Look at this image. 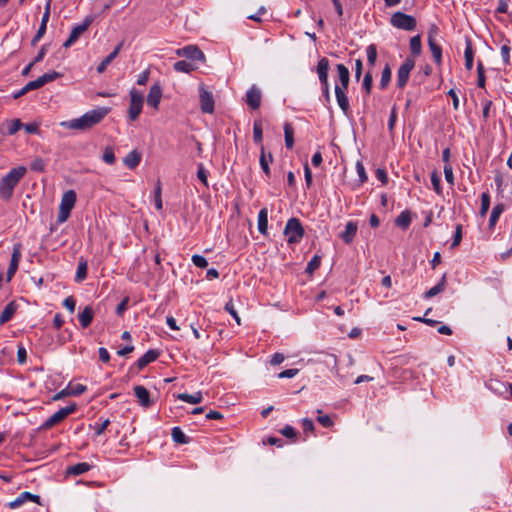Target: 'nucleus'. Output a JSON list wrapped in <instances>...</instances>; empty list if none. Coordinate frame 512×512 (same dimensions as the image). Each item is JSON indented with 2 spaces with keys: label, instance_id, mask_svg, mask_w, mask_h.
<instances>
[{
  "label": "nucleus",
  "instance_id": "nucleus-1",
  "mask_svg": "<svg viewBox=\"0 0 512 512\" xmlns=\"http://www.w3.org/2000/svg\"><path fill=\"white\" fill-rule=\"evenodd\" d=\"M110 112L108 107H98L87 111L79 118L71 119L61 123L62 126L72 130H89L100 123Z\"/></svg>",
  "mask_w": 512,
  "mask_h": 512
},
{
  "label": "nucleus",
  "instance_id": "nucleus-2",
  "mask_svg": "<svg viewBox=\"0 0 512 512\" xmlns=\"http://www.w3.org/2000/svg\"><path fill=\"white\" fill-rule=\"evenodd\" d=\"M27 173V168L23 165L12 168L0 180V198L9 201L14 194V189Z\"/></svg>",
  "mask_w": 512,
  "mask_h": 512
},
{
  "label": "nucleus",
  "instance_id": "nucleus-3",
  "mask_svg": "<svg viewBox=\"0 0 512 512\" xmlns=\"http://www.w3.org/2000/svg\"><path fill=\"white\" fill-rule=\"evenodd\" d=\"M284 235L287 237L289 245H295L301 242L305 235L304 227L298 218L292 217L286 222Z\"/></svg>",
  "mask_w": 512,
  "mask_h": 512
},
{
  "label": "nucleus",
  "instance_id": "nucleus-4",
  "mask_svg": "<svg viewBox=\"0 0 512 512\" xmlns=\"http://www.w3.org/2000/svg\"><path fill=\"white\" fill-rule=\"evenodd\" d=\"M76 203V193L74 190L64 192L59 205L57 220L59 223L65 222L74 208Z\"/></svg>",
  "mask_w": 512,
  "mask_h": 512
},
{
  "label": "nucleus",
  "instance_id": "nucleus-5",
  "mask_svg": "<svg viewBox=\"0 0 512 512\" xmlns=\"http://www.w3.org/2000/svg\"><path fill=\"white\" fill-rule=\"evenodd\" d=\"M317 74L322 87V93L326 103H330V85L328 81L329 60L326 57L321 58L317 64Z\"/></svg>",
  "mask_w": 512,
  "mask_h": 512
},
{
  "label": "nucleus",
  "instance_id": "nucleus-6",
  "mask_svg": "<svg viewBox=\"0 0 512 512\" xmlns=\"http://www.w3.org/2000/svg\"><path fill=\"white\" fill-rule=\"evenodd\" d=\"M390 23L393 27L405 31H412L416 28L417 25L415 17L400 11L392 14Z\"/></svg>",
  "mask_w": 512,
  "mask_h": 512
},
{
  "label": "nucleus",
  "instance_id": "nucleus-7",
  "mask_svg": "<svg viewBox=\"0 0 512 512\" xmlns=\"http://www.w3.org/2000/svg\"><path fill=\"white\" fill-rule=\"evenodd\" d=\"M129 95L130 105L128 109V118L130 121H135L142 112L144 97L141 92L134 88L130 90Z\"/></svg>",
  "mask_w": 512,
  "mask_h": 512
},
{
  "label": "nucleus",
  "instance_id": "nucleus-8",
  "mask_svg": "<svg viewBox=\"0 0 512 512\" xmlns=\"http://www.w3.org/2000/svg\"><path fill=\"white\" fill-rule=\"evenodd\" d=\"M77 410L76 403H71L70 405L60 408L57 412L52 414L49 418L45 420L42 424V429H50L56 424L62 422L67 416L74 413Z\"/></svg>",
  "mask_w": 512,
  "mask_h": 512
},
{
  "label": "nucleus",
  "instance_id": "nucleus-9",
  "mask_svg": "<svg viewBox=\"0 0 512 512\" xmlns=\"http://www.w3.org/2000/svg\"><path fill=\"white\" fill-rule=\"evenodd\" d=\"M200 108L203 113L212 114L215 108V101L212 92L207 90L204 84L199 85Z\"/></svg>",
  "mask_w": 512,
  "mask_h": 512
},
{
  "label": "nucleus",
  "instance_id": "nucleus-10",
  "mask_svg": "<svg viewBox=\"0 0 512 512\" xmlns=\"http://www.w3.org/2000/svg\"><path fill=\"white\" fill-rule=\"evenodd\" d=\"M415 67V60L407 57L397 71V87L404 88L409 80L411 71Z\"/></svg>",
  "mask_w": 512,
  "mask_h": 512
},
{
  "label": "nucleus",
  "instance_id": "nucleus-11",
  "mask_svg": "<svg viewBox=\"0 0 512 512\" xmlns=\"http://www.w3.org/2000/svg\"><path fill=\"white\" fill-rule=\"evenodd\" d=\"M437 33V27L432 26L428 32V46L432 53L433 59L436 64L440 65L442 62V48L436 42L435 34Z\"/></svg>",
  "mask_w": 512,
  "mask_h": 512
},
{
  "label": "nucleus",
  "instance_id": "nucleus-12",
  "mask_svg": "<svg viewBox=\"0 0 512 512\" xmlns=\"http://www.w3.org/2000/svg\"><path fill=\"white\" fill-rule=\"evenodd\" d=\"M22 257V245L16 243L13 245L12 255L8 270L6 272L7 281H10L18 270L19 262Z\"/></svg>",
  "mask_w": 512,
  "mask_h": 512
},
{
  "label": "nucleus",
  "instance_id": "nucleus-13",
  "mask_svg": "<svg viewBox=\"0 0 512 512\" xmlns=\"http://www.w3.org/2000/svg\"><path fill=\"white\" fill-rule=\"evenodd\" d=\"M91 23L92 19L87 17L85 18L82 24L74 26L70 32L68 39L63 43V46L65 48L71 47L78 40L81 34L87 30Z\"/></svg>",
  "mask_w": 512,
  "mask_h": 512
},
{
  "label": "nucleus",
  "instance_id": "nucleus-14",
  "mask_svg": "<svg viewBox=\"0 0 512 512\" xmlns=\"http://www.w3.org/2000/svg\"><path fill=\"white\" fill-rule=\"evenodd\" d=\"M41 498L39 495L32 494L31 492L25 491L20 493L13 501L9 502L7 506L11 509H17L28 501L41 504Z\"/></svg>",
  "mask_w": 512,
  "mask_h": 512
},
{
  "label": "nucleus",
  "instance_id": "nucleus-15",
  "mask_svg": "<svg viewBox=\"0 0 512 512\" xmlns=\"http://www.w3.org/2000/svg\"><path fill=\"white\" fill-rule=\"evenodd\" d=\"M161 98L162 88L159 83H155L150 87L147 95V104L157 110L159 108Z\"/></svg>",
  "mask_w": 512,
  "mask_h": 512
},
{
  "label": "nucleus",
  "instance_id": "nucleus-16",
  "mask_svg": "<svg viewBox=\"0 0 512 512\" xmlns=\"http://www.w3.org/2000/svg\"><path fill=\"white\" fill-rule=\"evenodd\" d=\"M177 53L179 56H184L191 60L201 61L205 59L204 53L194 45L183 47L182 49H179Z\"/></svg>",
  "mask_w": 512,
  "mask_h": 512
},
{
  "label": "nucleus",
  "instance_id": "nucleus-17",
  "mask_svg": "<svg viewBox=\"0 0 512 512\" xmlns=\"http://www.w3.org/2000/svg\"><path fill=\"white\" fill-rule=\"evenodd\" d=\"M261 98V91L254 85L246 92V103L252 110L260 107Z\"/></svg>",
  "mask_w": 512,
  "mask_h": 512
},
{
  "label": "nucleus",
  "instance_id": "nucleus-18",
  "mask_svg": "<svg viewBox=\"0 0 512 512\" xmlns=\"http://www.w3.org/2000/svg\"><path fill=\"white\" fill-rule=\"evenodd\" d=\"M273 160L274 158L272 153L266 152L265 147L261 145L259 163L262 171L267 177L271 176L270 164L273 162Z\"/></svg>",
  "mask_w": 512,
  "mask_h": 512
},
{
  "label": "nucleus",
  "instance_id": "nucleus-19",
  "mask_svg": "<svg viewBox=\"0 0 512 512\" xmlns=\"http://www.w3.org/2000/svg\"><path fill=\"white\" fill-rule=\"evenodd\" d=\"M334 90L338 106L347 115L350 110L349 100L345 92L347 89L341 88L340 85L336 84Z\"/></svg>",
  "mask_w": 512,
  "mask_h": 512
},
{
  "label": "nucleus",
  "instance_id": "nucleus-20",
  "mask_svg": "<svg viewBox=\"0 0 512 512\" xmlns=\"http://www.w3.org/2000/svg\"><path fill=\"white\" fill-rule=\"evenodd\" d=\"M160 356V351L157 349H149L143 356L136 361V366L139 370L144 369L150 363L156 361Z\"/></svg>",
  "mask_w": 512,
  "mask_h": 512
},
{
  "label": "nucleus",
  "instance_id": "nucleus-21",
  "mask_svg": "<svg viewBox=\"0 0 512 512\" xmlns=\"http://www.w3.org/2000/svg\"><path fill=\"white\" fill-rule=\"evenodd\" d=\"M357 230V222L349 221L345 226V230L340 234V238L345 244H351L357 234Z\"/></svg>",
  "mask_w": 512,
  "mask_h": 512
},
{
  "label": "nucleus",
  "instance_id": "nucleus-22",
  "mask_svg": "<svg viewBox=\"0 0 512 512\" xmlns=\"http://www.w3.org/2000/svg\"><path fill=\"white\" fill-rule=\"evenodd\" d=\"M134 393L138 399L139 404L142 407L148 408L153 404V402L150 399V393L144 386H142V385L135 386Z\"/></svg>",
  "mask_w": 512,
  "mask_h": 512
},
{
  "label": "nucleus",
  "instance_id": "nucleus-23",
  "mask_svg": "<svg viewBox=\"0 0 512 512\" xmlns=\"http://www.w3.org/2000/svg\"><path fill=\"white\" fill-rule=\"evenodd\" d=\"M508 385L509 383H505L499 380H490L487 384V387L493 393L508 399Z\"/></svg>",
  "mask_w": 512,
  "mask_h": 512
},
{
  "label": "nucleus",
  "instance_id": "nucleus-24",
  "mask_svg": "<svg viewBox=\"0 0 512 512\" xmlns=\"http://www.w3.org/2000/svg\"><path fill=\"white\" fill-rule=\"evenodd\" d=\"M122 48V43H119L115 48L114 50L109 53L101 62L100 64L97 66V72L98 73H103L107 66L118 56L120 50Z\"/></svg>",
  "mask_w": 512,
  "mask_h": 512
},
{
  "label": "nucleus",
  "instance_id": "nucleus-25",
  "mask_svg": "<svg viewBox=\"0 0 512 512\" xmlns=\"http://www.w3.org/2000/svg\"><path fill=\"white\" fill-rule=\"evenodd\" d=\"M18 305L15 301L8 303L0 315V325H3L10 321L15 315Z\"/></svg>",
  "mask_w": 512,
  "mask_h": 512
},
{
  "label": "nucleus",
  "instance_id": "nucleus-26",
  "mask_svg": "<svg viewBox=\"0 0 512 512\" xmlns=\"http://www.w3.org/2000/svg\"><path fill=\"white\" fill-rule=\"evenodd\" d=\"M336 69L338 72V78L340 82V87L347 89L350 81V72L348 68L344 64H337Z\"/></svg>",
  "mask_w": 512,
  "mask_h": 512
},
{
  "label": "nucleus",
  "instance_id": "nucleus-27",
  "mask_svg": "<svg viewBox=\"0 0 512 512\" xmlns=\"http://www.w3.org/2000/svg\"><path fill=\"white\" fill-rule=\"evenodd\" d=\"M464 58H465V68L468 71L472 70L473 63H474V50H473L472 42L470 39H466V42H465Z\"/></svg>",
  "mask_w": 512,
  "mask_h": 512
},
{
  "label": "nucleus",
  "instance_id": "nucleus-28",
  "mask_svg": "<svg viewBox=\"0 0 512 512\" xmlns=\"http://www.w3.org/2000/svg\"><path fill=\"white\" fill-rule=\"evenodd\" d=\"M141 158V154L133 150L124 157L123 162L129 169L133 170L140 164Z\"/></svg>",
  "mask_w": 512,
  "mask_h": 512
},
{
  "label": "nucleus",
  "instance_id": "nucleus-29",
  "mask_svg": "<svg viewBox=\"0 0 512 512\" xmlns=\"http://www.w3.org/2000/svg\"><path fill=\"white\" fill-rule=\"evenodd\" d=\"M258 231L262 235H267V233H268V210H267V208H262L258 213Z\"/></svg>",
  "mask_w": 512,
  "mask_h": 512
},
{
  "label": "nucleus",
  "instance_id": "nucleus-30",
  "mask_svg": "<svg viewBox=\"0 0 512 512\" xmlns=\"http://www.w3.org/2000/svg\"><path fill=\"white\" fill-rule=\"evenodd\" d=\"M22 126H23V123L21 122L20 119L7 120L3 124V127H5V131H3V133H5L7 135H14L22 128Z\"/></svg>",
  "mask_w": 512,
  "mask_h": 512
},
{
  "label": "nucleus",
  "instance_id": "nucleus-31",
  "mask_svg": "<svg viewBox=\"0 0 512 512\" xmlns=\"http://www.w3.org/2000/svg\"><path fill=\"white\" fill-rule=\"evenodd\" d=\"M79 322L83 328H87L93 320V309L90 306H86L81 313L78 315Z\"/></svg>",
  "mask_w": 512,
  "mask_h": 512
},
{
  "label": "nucleus",
  "instance_id": "nucleus-32",
  "mask_svg": "<svg viewBox=\"0 0 512 512\" xmlns=\"http://www.w3.org/2000/svg\"><path fill=\"white\" fill-rule=\"evenodd\" d=\"M411 221L410 212L408 210H404L396 217L395 225L405 230L410 226Z\"/></svg>",
  "mask_w": 512,
  "mask_h": 512
},
{
  "label": "nucleus",
  "instance_id": "nucleus-33",
  "mask_svg": "<svg viewBox=\"0 0 512 512\" xmlns=\"http://www.w3.org/2000/svg\"><path fill=\"white\" fill-rule=\"evenodd\" d=\"M91 467L92 466L90 464L86 462H81L68 467L67 473L74 476L82 475L88 472L91 469Z\"/></svg>",
  "mask_w": 512,
  "mask_h": 512
},
{
  "label": "nucleus",
  "instance_id": "nucleus-34",
  "mask_svg": "<svg viewBox=\"0 0 512 512\" xmlns=\"http://www.w3.org/2000/svg\"><path fill=\"white\" fill-rule=\"evenodd\" d=\"M446 287V275L444 274L438 284L430 288L424 295L426 299L432 298L444 291Z\"/></svg>",
  "mask_w": 512,
  "mask_h": 512
},
{
  "label": "nucleus",
  "instance_id": "nucleus-35",
  "mask_svg": "<svg viewBox=\"0 0 512 512\" xmlns=\"http://www.w3.org/2000/svg\"><path fill=\"white\" fill-rule=\"evenodd\" d=\"M177 398L181 401L190 403V404H198L203 400V396L201 392H196L195 394L181 393L178 394Z\"/></svg>",
  "mask_w": 512,
  "mask_h": 512
},
{
  "label": "nucleus",
  "instance_id": "nucleus-36",
  "mask_svg": "<svg viewBox=\"0 0 512 512\" xmlns=\"http://www.w3.org/2000/svg\"><path fill=\"white\" fill-rule=\"evenodd\" d=\"M171 436L173 441L178 444H187L190 442L189 437L182 431L180 427H173Z\"/></svg>",
  "mask_w": 512,
  "mask_h": 512
},
{
  "label": "nucleus",
  "instance_id": "nucleus-37",
  "mask_svg": "<svg viewBox=\"0 0 512 512\" xmlns=\"http://www.w3.org/2000/svg\"><path fill=\"white\" fill-rule=\"evenodd\" d=\"M504 211V205L502 203L497 204L493 207L490 217H489V227L493 228L497 221L499 220L500 215Z\"/></svg>",
  "mask_w": 512,
  "mask_h": 512
},
{
  "label": "nucleus",
  "instance_id": "nucleus-38",
  "mask_svg": "<svg viewBox=\"0 0 512 512\" xmlns=\"http://www.w3.org/2000/svg\"><path fill=\"white\" fill-rule=\"evenodd\" d=\"M410 51L413 56H419L422 52V43L420 35H415L410 38Z\"/></svg>",
  "mask_w": 512,
  "mask_h": 512
},
{
  "label": "nucleus",
  "instance_id": "nucleus-39",
  "mask_svg": "<svg viewBox=\"0 0 512 512\" xmlns=\"http://www.w3.org/2000/svg\"><path fill=\"white\" fill-rule=\"evenodd\" d=\"M87 270H88L87 262L84 260H81L78 263V267H77V271H76V275H75V281L78 283L84 281L87 277Z\"/></svg>",
  "mask_w": 512,
  "mask_h": 512
},
{
  "label": "nucleus",
  "instance_id": "nucleus-40",
  "mask_svg": "<svg viewBox=\"0 0 512 512\" xmlns=\"http://www.w3.org/2000/svg\"><path fill=\"white\" fill-rule=\"evenodd\" d=\"M253 140L256 144H259L260 146L263 145V129L262 123L259 120L254 121L253 124Z\"/></svg>",
  "mask_w": 512,
  "mask_h": 512
},
{
  "label": "nucleus",
  "instance_id": "nucleus-41",
  "mask_svg": "<svg viewBox=\"0 0 512 512\" xmlns=\"http://www.w3.org/2000/svg\"><path fill=\"white\" fill-rule=\"evenodd\" d=\"M284 136H285V145L288 149L293 148L294 146V131L292 126L289 123L284 125Z\"/></svg>",
  "mask_w": 512,
  "mask_h": 512
},
{
  "label": "nucleus",
  "instance_id": "nucleus-42",
  "mask_svg": "<svg viewBox=\"0 0 512 512\" xmlns=\"http://www.w3.org/2000/svg\"><path fill=\"white\" fill-rule=\"evenodd\" d=\"M391 74L392 73H391L390 66H389V64H386L381 73V79H380V83H379L380 89H382V90L386 89V87L388 86V84L391 80Z\"/></svg>",
  "mask_w": 512,
  "mask_h": 512
},
{
  "label": "nucleus",
  "instance_id": "nucleus-43",
  "mask_svg": "<svg viewBox=\"0 0 512 512\" xmlns=\"http://www.w3.org/2000/svg\"><path fill=\"white\" fill-rule=\"evenodd\" d=\"M500 52H501V56H502V60H503V63L507 66V65H510V52H511V47H510V40L509 39H505L504 40V43L502 44L501 48H500Z\"/></svg>",
  "mask_w": 512,
  "mask_h": 512
},
{
  "label": "nucleus",
  "instance_id": "nucleus-44",
  "mask_svg": "<svg viewBox=\"0 0 512 512\" xmlns=\"http://www.w3.org/2000/svg\"><path fill=\"white\" fill-rule=\"evenodd\" d=\"M173 68L177 72L189 73L194 70V65L185 60H180L174 63Z\"/></svg>",
  "mask_w": 512,
  "mask_h": 512
},
{
  "label": "nucleus",
  "instance_id": "nucleus-45",
  "mask_svg": "<svg viewBox=\"0 0 512 512\" xmlns=\"http://www.w3.org/2000/svg\"><path fill=\"white\" fill-rule=\"evenodd\" d=\"M367 62L370 67H373L377 60V47L375 44H370L366 48Z\"/></svg>",
  "mask_w": 512,
  "mask_h": 512
},
{
  "label": "nucleus",
  "instance_id": "nucleus-46",
  "mask_svg": "<svg viewBox=\"0 0 512 512\" xmlns=\"http://www.w3.org/2000/svg\"><path fill=\"white\" fill-rule=\"evenodd\" d=\"M490 208V194L488 192H483L481 194V207L479 214L484 217Z\"/></svg>",
  "mask_w": 512,
  "mask_h": 512
},
{
  "label": "nucleus",
  "instance_id": "nucleus-47",
  "mask_svg": "<svg viewBox=\"0 0 512 512\" xmlns=\"http://www.w3.org/2000/svg\"><path fill=\"white\" fill-rule=\"evenodd\" d=\"M61 77V74L56 71H51L48 73L43 74L42 76L38 77L40 83L42 86H44L47 83H50L58 78Z\"/></svg>",
  "mask_w": 512,
  "mask_h": 512
},
{
  "label": "nucleus",
  "instance_id": "nucleus-48",
  "mask_svg": "<svg viewBox=\"0 0 512 512\" xmlns=\"http://www.w3.org/2000/svg\"><path fill=\"white\" fill-rule=\"evenodd\" d=\"M208 174L209 172L205 169L203 163L197 165V178L203 183L205 187H208Z\"/></svg>",
  "mask_w": 512,
  "mask_h": 512
},
{
  "label": "nucleus",
  "instance_id": "nucleus-49",
  "mask_svg": "<svg viewBox=\"0 0 512 512\" xmlns=\"http://www.w3.org/2000/svg\"><path fill=\"white\" fill-rule=\"evenodd\" d=\"M372 85H373V76H372V72L369 70L366 72L363 82H362V88L364 89L366 95H370Z\"/></svg>",
  "mask_w": 512,
  "mask_h": 512
},
{
  "label": "nucleus",
  "instance_id": "nucleus-50",
  "mask_svg": "<svg viewBox=\"0 0 512 512\" xmlns=\"http://www.w3.org/2000/svg\"><path fill=\"white\" fill-rule=\"evenodd\" d=\"M477 75H478L477 86L480 88H484L485 83H486V78H485L484 65H483L482 61H478V63H477Z\"/></svg>",
  "mask_w": 512,
  "mask_h": 512
},
{
  "label": "nucleus",
  "instance_id": "nucleus-51",
  "mask_svg": "<svg viewBox=\"0 0 512 512\" xmlns=\"http://www.w3.org/2000/svg\"><path fill=\"white\" fill-rule=\"evenodd\" d=\"M320 264L321 256L314 255L306 266V272L312 274L315 270L319 268Z\"/></svg>",
  "mask_w": 512,
  "mask_h": 512
},
{
  "label": "nucleus",
  "instance_id": "nucleus-52",
  "mask_svg": "<svg viewBox=\"0 0 512 512\" xmlns=\"http://www.w3.org/2000/svg\"><path fill=\"white\" fill-rule=\"evenodd\" d=\"M45 167L46 163L41 157H36L30 164V169L34 172H44Z\"/></svg>",
  "mask_w": 512,
  "mask_h": 512
},
{
  "label": "nucleus",
  "instance_id": "nucleus-53",
  "mask_svg": "<svg viewBox=\"0 0 512 512\" xmlns=\"http://www.w3.org/2000/svg\"><path fill=\"white\" fill-rule=\"evenodd\" d=\"M225 311L228 312L236 321L238 325L241 324V319L235 309V305L232 300H229L224 307Z\"/></svg>",
  "mask_w": 512,
  "mask_h": 512
},
{
  "label": "nucleus",
  "instance_id": "nucleus-54",
  "mask_svg": "<svg viewBox=\"0 0 512 512\" xmlns=\"http://www.w3.org/2000/svg\"><path fill=\"white\" fill-rule=\"evenodd\" d=\"M102 159L105 163H107L109 165H112L115 163L116 158H115L114 150L112 147L108 146L105 148V150L103 152Z\"/></svg>",
  "mask_w": 512,
  "mask_h": 512
},
{
  "label": "nucleus",
  "instance_id": "nucleus-55",
  "mask_svg": "<svg viewBox=\"0 0 512 512\" xmlns=\"http://www.w3.org/2000/svg\"><path fill=\"white\" fill-rule=\"evenodd\" d=\"M46 30H47V25H45L44 23H40V26H39L36 34L34 35V37L31 40L32 46L37 45V43L40 41V39L45 35Z\"/></svg>",
  "mask_w": 512,
  "mask_h": 512
},
{
  "label": "nucleus",
  "instance_id": "nucleus-56",
  "mask_svg": "<svg viewBox=\"0 0 512 512\" xmlns=\"http://www.w3.org/2000/svg\"><path fill=\"white\" fill-rule=\"evenodd\" d=\"M109 425H110V420L107 418V419L103 420L101 423H95L92 427L95 431V434L97 436H100L105 432V430L107 429V427Z\"/></svg>",
  "mask_w": 512,
  "mask_h": 512
},
{
  "label": "nucleus",
  "instance_id": "nucleus-57",
  "mask_svg": "<svg viewBox=\"0 0 512 512\" xmlns=\"http://www.w3.org/2000/svg\"><path fill=\"white\" fill-rule=\"evenodd\" d=\"M71 396H79L87 390V387L83 384L68 385Z\"/></svg>",
  "mask_w": 512,
  "mask_h": 512
},
{
  "label": "nucleus",
  "instance_id": "nucleus-58",
  "mask_svg": "<svg viewBox=\"0 0 512 512\" xmlns=\"http://www.w3.org/2000/svg\"><path fill=\"white\" fill-rule=\"evenodd\" d=\"M319 414L317 417V421L325 428H329L333 425V421L329 415H321L322 411L320 409L317 410Z\"/></svg>",
  "mask_w": 512,
  "mask_h": 512
},
{
  "label": "nucleus",
  "instance_id": "nucleus-59",
  "mask_svg": "<svg viewBox=\"0 0 512 512\" xmlns=\"http://www.w3.org/2000/svg\"><path fill=\"white\" fill-rule=\"evenodd\" d=\"M431 183L433 185L434 191L438 195H441L442 194L441 180H440V177L438 176V174L436 172H433L431 174Z\"/></svg>",
  "mask_w": 512,
  "mask_h": 512
},
{
  "label": "nucleus",
  "instance_id": "nucleus-60",
  "mask_svg": "<svg viewBox=\"0 0 512 512\" xmlns=\"http://www.w3.org/2000/svg\"><path fill=\"white\" fill-rule=\"evenodd\" d=\"M155 208L158 211H161L163 208L162 198H161V184L160 181L157 182L155 188Z\"/></svg>",
  "mask_w": 512,
  "mask_h": 512
},
{
  "label": "nucleus",
  "instance_id": "nucleus-61",
  "mask_svg": "<svg viewBox=\"0 0 512 512\" xmlns=\"http://www.w3.org/2000/svg\"><path fill=\"white\" fill-rule=\"evenodd\" d=\"M192 263L198 268H206L208 266V261L202 255L195 254L191 258Z\"/></svg>",
  "mask_w": 512,
  "mask_h": 512
},
{
  "label": "nucleus",
  "instance_id": "nucleus-62",
  "mask_svg": "<svg viewBox=\"0 0 512 512\" xmlns=\"http://www.w3.org/2000/svg\"><path fill=\"white\" fill-rule=\"evenodd\" d=\"M461 240H462V225L458 224L455 228L451 248H455L456 246H458L460 244Z\"/></svg>",
  "mask_w": 512,
  "mask_h": 512
},
{
  "label": "nucleus",
  "instance_id": "nucleus-63",
  "mask_svg": "<svg viewBox=\"0 0 512 512\" xmlns=\"http://www.w3.org/2000/svg\"><path fill=\"white\" fill-rule=\"evenodd\" d=\"M397 121V111L396 107L393 106L390 112L389 120H388V130L392 134L394 132L395 124Z\"/></svg>",
  "mask_w": 512,
  "mask_h": 512
},
{
  "label": "nucleus",
  "instance_id": "nucleus-64",
  "mask_svg": "<svg viewBox=\"0 0 512 512\" xmlns=\"http://www.w3.org/2000/svg\"><path fill=\"white\" fill-rule=\"evenodd\" d=\"M444 175L445 180L450 184L454 185V174H453V168L450 164L444 165Z\"/></svg>",
  "mask_w": 512,
  "mask_h": 512
}]
</instances>
